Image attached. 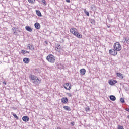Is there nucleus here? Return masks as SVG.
<instances>
[{"label": "nucleus", "instance_id": "nucleus-9", "mask_svg": "<svg viewBox=\"0 0 129 129\" xmlns=\"http://www.w3.org/2000/svg\"><path fill=\"white\" fill-rule=\"evenodd\" d=\"M17 31H18V29L16 27H13L12 28V31L13 32L14 35H18V33L17 32Z\"/></svg>", "mask_w": 129, "mask_h": 129}, {"label": "nucleus", "instance_id": "nucleus-41", "mask_svg": "<svg viewBox=\"0 0 129 129\" xmlns=\"http://www.w3.org/2000/svg\"><path fill=\"white\" fill-rule=\"evenodd\" d=\"M3 84H5V85L7 84V82H3Z\"/></svg>", "mask_w": 129, "mask_h": 129}, {"label": "nucleus", "instance_id": "nucleus-27", "mask_svg": "<svg viewBox=\"0 0 129 129\" xmlns=\"http://www.w3.org/2000/svg\"><path fill=\"white\" fill-rule=\"evenodd\" d=\"M120 101L122 103H124L125 102L124 99L123 98H121Z\"/></svg>", "mask_w": 129, "mask_h": 129}, {"label": "nucleus", "instance_id": "nucleus-11", "mask_svg": "<svg viewBox=\"0 0 129 129\" xmlns=\"http://www.w3.org/2000/svg\"><path fill=\"white\" fill-rule=\"evenodd\" d=\"M61 102L64 104L67 103L68 102V98H67V97H63L61 98Z\"/></svg>", "mask_w": 129, "mask_h": 129}, {"label": "nucleus", "instance_id": "nucleus-31", "mask_svg": "<svg viewBox=\"0 0 129 129\" xmlns=\"http://www.w3.org/2000/svg\"><path fill=\"white\" fill-rule=\"evenodd\" d=\"M21 54H23V55H25V54H26V50H21Z\"/></svg>", "mask_w": 129, "mask_h": 129}, {"label": "nucleus", "instance_id": "nucleus-40", "mask_svg": "<svg viewBox=\"0 0 129 129\" xmlns=\"http://www.w3.org/2000/svg\"><path fill=\"white\" fill-rule=\"evenodd\" d=\"M67 3H70V0H66Z\"/></svg>", "mask_w": 129, "mask_h": 129}, {"label": "nucleus", "instance_id": "nucleus-36", "mask_svg": "<svg viewBox=\"0 0 129 129\" xmlns=\"http://www.w3.org/2000/svg\"><path fill=\"white\" fill-rule=\"evenodd\" d=\"M71 124H72V125H73V126L75 125V123H74V122H71Z\"/></svg>", "mask_w": 129, "mask_h": 129}, {"label": "nucleus", "instance_id": "nucleus-30", "mask_svg": "<svg viewBox=\"0 0 129 129\" xmlns=\"http://www.w3.org/2000/svg\"><path fill=\"white\" fill-rule=\"evenodd\" d=\"M67 95L69 97H72V94L69 93H66Z\"/></svg>", "mask_w": 129, "mask_h": 129}, {"label": "nucleus", "instance_id": "nucleus-6", "mask_svg": "<svg viewBox=\"0 0 129 129\" xmlns=\"http://www.w3.org/2000/svg\"><path fill=\"white\" fill-rule=\"evenodd\" d=\"M115 83H117V81L114 80H110L109 81V84L110 85H114Z\"/></svg>", "mask_w": 129, "mask_h": 129}, {"label": "nucleus", "instance_id": "nucleus-2", "mask_svg": "<svg viewBox=\"0 0 129 129\" xmlns=\"http://www.w3.org/2000/svg\"><path fill=\"white\" fill-rule=\"evenodd\" d=\"M46 60L50 63H55L56 59L55 56L53 54H49L46 57Z\"/></svg>", "mask_w": 129, "mask_h": 129}, {"label": "nucleus", "instance_id": "nucleus-35", "mask_svg": "<svg viewBox=\"0 0 129 129\" xmlns=\"http://www.w3.org/2000/svg\"><path fill=\"white\" fill-rule=\"evenodd\" d=\"M125 110H126V111H128V112H129V108H125Z\"/></svg>", "mask_w": 129, "mask_h": 129}, {"label": "nucleus", "instance_id": "nucleus-37", "mask_svg": "<svg viewBox=\"0 0 129 129\" xmlns=\"http://www.w3.org/2000/svg\"><path fill=\"white\" fill-rule=\"evenodd\" d=\"M108 20H109V21H110V22H112V18H108Z\"/></svg>", "mask_w": 129, "mask_h": 129}, {"label": "nucleus", "instance_id": "nucleus-19", "mask_svg": "<svg viewBox=\"0 0 129 129\" xmlns=\"http://www.w3.org/2000/svg\"><path fill=\"white\" fill-rule=\"evenodd\" d=\"M123 41H124V43H127L129 45V38L127 37H124Z\"/></svg>", "mask_w": 129, "mask_h": 129}, {"label": "nucleus", "instance_id": "nucleus-12", "mask_svg": "<svg viewBox=\"0 0 129 129\" xmlns=\"http://www.w3.org/2000/svg\"><path fill=\"white\" fill-rule=\"evenodd\" d=\"M23 62L25 64H29L30 63V58L25 57L23 59Z\"/></svg>", "mask_w": 129, "mask_h": 129}, {"label": "nucleus", "instance_id": "nucleus-3", "mask_svg": "<svg viewBox=\"0 0 129 129\" xmlns=\"http://www.w3.org/2000/svg\"><path fill=\"white\" fill-rule=\"evenodd\" d=\"M113 47L114 49L117 51H121V49H122L121 45H120V43H119L118 42H117L114 44Z\"/></svg>", "mask_w": 129, "mask_h": 129}, {"label": "nucleus", "instance_id": "nucleus-28", "mask_svg": "<svg viewBox=\"0 0 129 129\" xmlns=\"http://www.w3.org/2000/svg\"><path fill=\"white\" fill-rule=\"evenodd\" d=\"M29 3H30V4H34V3H35V0H28Z\"/></svg>", "mask_w": 129, "mask_h": 129}, {"label": "nucleus", "instance_id": "nucleus-21", "mask_svg": "<svg viewBox=\"0 0 129 129\" xmlns=\"http://www.w3.org/2000/svg\"><path fill=\"white\" fill-rule=\"evenodd\" d=\"M36 14L39 17H42V14L41 13V12H40V11L39 10H36Z\"/></svg>", "mask_w": 129, "mask_h": 129}, {"label": "nucleus", "instance_id": "nucleus-5", "mask_svg": "<svg viewBox=\"0 0 129 129\" xmlns=\"http://www.w3.org/2000/svg\"><path fill=\"white\" fill-rule=\"evenodd\" d=\"M63 87L66 89V90H70L71 88V85L70 83H67L63 85Z\"/></svg>", "mask_w": 129, "mask_h": 129}, {"label": "nucleus", "instance_id": "nucleus-34", "mask_svg": "<svg viewBox=\"0 0 129 129\" xmlns=\"http://www.w3.org/2000/svg\"><path fill=\"white\" fill-rule=\"evenodd\" d=\"M60 49H61V47H55V50H56V51H58V50H60Z\"/></svg>", "mask_w": 129, "mask_h": 129}, {"label": "nucleus", "instance_id": "nucleus-10", "mask_svg": "<svg viewBox=\"0 0 129 129\" xmlns=\"http://www.w3.org/2000/svg\"><path fill=\"white\" fill-rule=\"evenodd\" d=\"M29 119L30 118H29V117L27 116H25L22 117V120H23V121H25V122H28Z\"/></svg>", "mask_w": 129, "mask_h": 129}, {"label": "nucleus", "instance_id": "nucleus-8", "mask_svg": "<svg viewBox=\"0 0 129 129\" xmlns=\"http://www.w3.org/2000/svg\"><path fill=\"white\" fill-rule=\"evenodd\" d=\"M33 83H34V84H37V83H41V80H40L37 77H36L35 80L33 81Z\"/></svg>", "mask_w": 129, "mask_h": 129}, {"label": "nucleus", "instance_id": "nucleus-15", "mask_svg": "<svg viewBox=\"0 0 129 129\" xmlns=\"http://www.w3.org/2000/svg\"><path fill=\"white\" fill-rule=\"evenodd\" d=\"M116 75L117 77H119V78H121V79H123V75L121 74V73H117Z\"/></svg>", "mask_w": 129, "mask_h": 129}, {"label": "nucleus", "instance_id": "nucleus-44", "mask_svg": "<svg viewBox=\"0 0 129 129\" xmlns=\"http://www.w3.org/2000/svg\"><path fill=\"white\" fill-rule=\"evenodd\" d=\"M127 118H128V119H129V115H128V116H127Z\"/></svg>", "mask_w": 129, "mask_h": 129}, {"label": "nucleus", "instance_id": "nucleus-13", "mask_svg": "<svg viewBox=\"0 0 129 129\" xmlns=\"http://www.w3.org/2000/svg\"><path fill=\"white\" fill-rule=\"evenodd\" d=\"M25 30H26V31H28V32H33V29H32V28H31V27L29 26H27L25 27Z\"/></svg>", "mask_w": 129, "mask_h": 129}, {"label": "nucleus", "instance_id": "nucleus-4", "mask_svg": "<svg viewBox=\"0 0 129 129\" xmlns=\"http://www.w3.org/2000/svg\"><path fill=\"white\" fill-rule=\"evenodd\" d=\"M109 53L112 56H116L117 55V51L113 49L109 50Z\"/></svg>", "mask_w": 129, "mask_h": 129}, {"label": "nucleus", "instance_id": "nucleus-29", "mask_svg": "<svg viewBox=\"0 0 129 129\" xmlns=\"http://www.w3.org/2000/svg\"><path fill=\"white\" fill-rule=\"evenodd\" d=\"M90 22L91 24H95V20L94 19H90Z\"/></svg>", "mask_w": 129, "mask_h": 129}, {"label": "nucleus", "instance_id": "nucleus-39", "mask_svg": "<svg viewBox=\"0 0 129 129\" xmlns=\"http://www.w3.org/2000/svg\"><path fill=\"white\" fill-rule=\"evenodd\" d=\"M30 52L25 50V54H29Z\"/></svg>", "mask_w": 129, "mask_h": 129}, {"label": "nucleus", "instance_id": "nucleus-18", "mask_svg": "<svg viewBox=\"0 0 129 129\" xmlns=\"http://www.w3.org/2000/svg\"><path fill=\"white\" fill-rule=\"evenodd\" d=\"M36 77H37V76H35L34 75L29 76V78H30L31 80H32L33 81H34V80H36Z\"/></svg>", "mask_w": 129, "mask_h": 129}, {"label": "nucleus", "instance_id": "nucleus-25", "mask_svg": "<svg viewBox=\"0 0 129 129\" xmlns=\"http://www.w3.org/2000/svg\"><path fill=\"white\" fill-rule=\"evenodd\" d=\"M85 109L86 111H87V112L88 111H90V108H89V107H86Z\"/></svg>", "mask_w": 129, "mask_h": 129}, {"label": "nucleus", "instance_id": "nucleus-22", "mask_svg": "<svg viewBox=\"0 0 129 129\" xmlns=\"http://www.w3.org/2000/svg\"><path fill=\"white\" fill-rule=\"evenodd\" d=\"M58 67L59 69H64V66L62 65L61 64H58Z\"/></svg>", "mask_w": 129, "mask_h": 129}, {"label": "nucleus", "instance_id": "nucleus-38", "mask_svg": "<svg viewBox=\"0 0 129 129\" xmlns=\"http://www.w3.org/2000/svg\"><path fill=\"white\" fill-rule=\"evenodd\" d=\"M60 44H57L56 45L57 48H60Z\"/></svg>", "mask_w": 129, "mask_h": 129}, {"label": "nucleus", "instance_id": "nucleus-42", "mask_svg": "<svg viewBox=\"0 0 129 129\" xmlns=\"http://www.w3.org/2000/svg\"><path fill=\"white\" fill-rule=\"evenodd\" d=\"M44 42H45V44H48V41H45Z\"/></svg>", "mask_w": 129, "mask_h": 129}, {"label": "nucleus", "instance_id": "nucleus-24", "mask_svg": "<svg viewBox=\"0 0 129 129\" xmlns=\"http://www.w3.org/2000/svg\"><path fill=\"white\" fill-rule=\"evenodd\" d=\"M13 116L16 118V119H19V117L18 116H17V114L13 113Z\"/></svg>", "mask_w": 129, "mask_h": 129}, {"label": "nucleus", "instance_id": "nucleus-26", "mask_svg": "<svg viewBox=\"0 0 129 129\" xmlns=\"http://www.w3.org/2000/svg\"><path fill=\"white\" fill-rule=\"evenodd\" d=\"M41 3H43L44 6H46V5H47V3L46 2V0H41Z\"/></svg>", "mask_w": 129, "mask_h": 129}, {"label": "nucleus", "instance_id": "nucleus-20", "mask_svg": "<svg viewBox=\"0 0 129 129\" xmlns=\"http://www.w3.org/2000/svg\"><path fill=\"white\" fill-rule=\"evenodd\" d=\"M63 108L65 110H68V111H70V110H71V109H70V107L69 106H63Z\"/></svg>", "mask_w": 129, "mask_h": 129}, {"label": "nucleus", "instance_id": "nucleus-23", "mask_svg": "<svg viewBox=\"0 0 129 129\" xmlns=\"http://www.w3.org/2000/svg\"><path fill=\"white\" fill-rule=\"evenodd\" d=\"M84 12L85 13V14H86V15H87V16H88V17H89V12H88L87 11H86V9H84Z\"/></svg>", "mask_w": 129, "mask_h": 129}, {"label": "nucleus", "instance_id": "nucleus-16", "mask_svg": "<svg viewBox=\"0 0 129 129\" xmlns=\"http://www.w3.org/2000/svg\"><path fill=\"white\" fill-rule=\"evenodd\" d=\"M109 98L112 101H115V100H116V97H115V96L111 95L110 96Z\"/></svg>", "mask_w": 129, "mask_h": 129}, {"label": "nucleus", "instance_id": "nucleus-17", "mask_svg": "<svg viewBox=\"0 0 129 129\" xmlns=\"http://www.w3.org/2000/svg\"><path fill=\"white\" fill-rule=\"evenodd\" d=\"M86 72V70H85V69H82L80 70V73L82 75H84L85 74V73Z\"/></svg>", "mask_w": 129, "mask_h": 129}, {"label": "nucleus", "instance_id": "nucleus-43", "mask_svg": "<svg viewBox=\"0 0 129 129\" xmlns=\"http://www.w3.org/2000/svg\"><path fill=\"white\" fill-rule=\"evenodd\" d=\"M107 28H110V26L107 25Z\"/></svg>", "mask_w": 129, "mask_h": 129}, {"label": "nucleus", "instance_id": "nucleus-32", "mask_svg": "<svg viewBox=\"0 0 129 129\" xmlns=\"http://www.w3.org/2000/svg\"><path fill=\"white\" fill-rule=\"evenodd\" d=\"M118 129H124L123 128V127L121 125H118Z\"/></svg>", "mask_w": 129, "mask_h": 129}, {"label": "nucleus", "instance_id": "nucleus-7", "mask_svg": "<svg viewBox=\"0 0 129 129\" xmlns=\"http://www.w3.org/2000/svg\"><path fill=\"white\" fill-rule=\"evenodd\" d=\"M34 26L37 30H40L41 29V25H40V23L36 22L34 24Z\"/></svg>", "mask_w": 129, "mask_h": 129}, {"label": "nucleus", "instance_id": "nucleus-14", "mask_svg": "<svg viewBox=\"0 0 129 129\" xmlns=\"http://www.w3.org/2000/svg\"><path fill=\"white\" fill-rule=\"evenodd\" d=\"M27 48H28L29 50H31V51H32V50H35L34 46L30 44H28L27 45Z\"/></svg>", "mask_w": 129, "mask_h": 129}, {"label": "nucleus", "instance_id": "nucleus-1", "mask_svg": "<svg viewBox=\"0 0 129 129\" xmlns=\"http://www.w3.org/2000/svg\"><path fill=\"white\" fill-rule=\"evenodd\" d=\"M70 32L71 34L74 35V36H75V37H77V38H78L79 39H81V38H82V35L79 33L78 31H77V29L75 28H71Z\"/></svg>", "mask_w": 129, "mask_h": 129}, {"label": "nucleus", "instance_id": "nucleus-33", "mask_svg": "<svg viewBox=\"0 0 129 129\" xmlns=\"http://www.w3.org/2000/svg\"><path fill=\"white\" fill-rule=\"evenodd\" d=\"M124 89H125V91H128V90H129V88H128V87H125L124 88Z\"/></svg>", "mask_w": 129, "mask_h": 129}]
</instances>
